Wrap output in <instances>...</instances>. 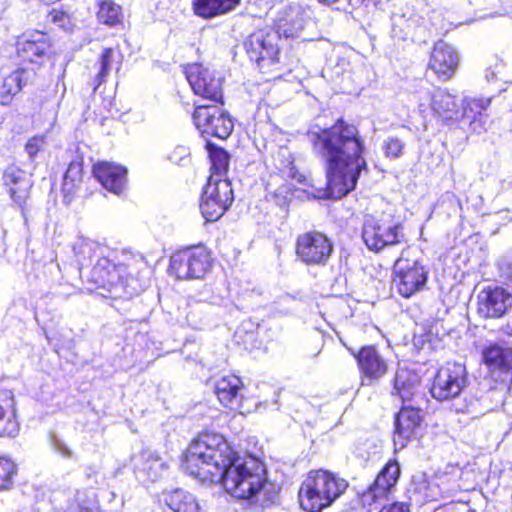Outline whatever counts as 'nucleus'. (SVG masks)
Segmentation results:
<instances>
[{
  "mask_svg": "<svg viewBox=\"0 0 512 512\" xmlns=\"http://www.w3.org/2000/svg\"><path fill=\"white\" fill-rule=\"evenodd\" d=\"M183 470L203 483H219L235 498L270 500L273 485L264 465L255 458L240 457L218 433L204 432L188 446Z\"/></svg>",
  "mask_w": 512,
  "mask_h": 512,
  "instance_id": "nucleus-1",
  "label": "nucleus"
},
{
  "mask_svg": "<svg viewBox=\"0 0 512 512\" xmlns=\"http://www.w3.org/2000/svg\"><path fill=\"white\" fill-rule=\"evenodd\" d=\"M307 138L314 155L324 163L327 194L341 198L354 190L361 171L367 169L365 142L358 128L338 119L329 128L310 129Z\"/></svg>",
  "mask_w": 512,
  "mask_h": 512,
  "instance_id": "nucleus-2",
  "label": "nucleus"
},
{
  "mask_svg": "<svg viewBox=\"0 0 512 512\" xmlns=\"http://www.w3.org/2000/svg\"><path fill=\"white\" fill-rule=\"evenodd\" d=\"M73 251L82 265L97 258L89 275V281L95 288L108 291L114 298H129L144 289V278L149 268L142 256L125 251L116 254L85 237L75 241Z\"/></svg>",
  "mask_w": 512,
  "mask_h": 512,
  "instance_id": "nucleus-3",
  "label": "nucleus"
},
{
  "mask_svg": "<svg viewBox=\"0 0 512 512\" xmlns=\"http://www.w3.org/2000/svg\"><path fill=\"white\" fill-rule=\"evenodd\" d=\"M348 482L328 470H312L303 480L298 498L307 512H321L331 506L347 489Z\"/></svg>",
  "mask_w": 512,
  "mask_h": 512,
  "instance_id": "nucleus-4",
  "label": "nucleus"
},
{
  "mask_svg": "<svg viewBox=\"0 0 512 512\" xmlns=\"http://www.w3.org/2000/svg\"><path fill=\"white\" fill-rule=\"evenodd\" d=\"M362 239L370 251L380 252L386 247L404 242V228L390 216H368L363 222Z\"/></svg>",
  "mask_w": 512,
  "mask_h": 512,
  "instance_id": "nucleus-5",
  "label": "nucleus"
},
{
  "mask_svg": "<svg viewBox=\"0 0 512 512\" xmlns=\"http://www.w3.org/2000/svg\"><path fill=\"white\" fill-rule=\"evenodd\" d=\"M413 97L418 105L419 114L426 119L429 115L437 116L443 121L460 118V109L456 97L447 90L420 86Z\"/></svg>",
  "mask_w": 512,
  "mask_h": 512,
  "instance_id": "nucleus-6",
  "label": "nucleus"
},
{
  "mask_svg": "<svg viewBox=\"0 0 512 512\" xmlns=\"http://www.w3.org/2000/svg\"><path fill=\"white\" fill-rule=\"evenodd\" d=\"M211 267V257L203 247H193L172 254L168 273L178 280L200 279Z\"/></svg>",
  "mask_w": 512,
  "mask_h": 512,
  "instance_id": "nucleus-7",
  "label": "nucleus"
},
{
  "mask_svg": "<svg viewBox=\"0 0 512 512\" xmlns=\"http://www.w3.org/2000/svg\"><path fill=\"white\" fill-rule=\"evenodd\" d=\"M234 200L231 183L228 179L210 176L204 187L200 210L206 221L218 220Z\"/></svg>",
  "mask_w": 512,
  "mask_h": 512,
  "instance_id": "nucleus-8",
  "label": "nucleus"
},
{
  "mask_svg": "<svg viewBox=\"0 0 512 512\" xmlns=\"http://www.w3.org/2000/svg\"><path fill=\"white\" fill-rule=\"evenodd\" d=\"M333 250L332 241L324 233L318 231L300 234L295 243L297 258L309 266H325Z\"/></svg>",
  "mask_w": 512,
  "mask_h": 512,
  "instance_id": "nucleus-9",
  "label": "nucleus"
},
{
  "mask_svg": "<svg viewBox=\"0 0 512 512\" xmlns=\"http://www.w3.org/2000/svg\"><path fill=\"white\" fill-rule=\"evenodd\" d=\"M184 73L196 96L215 103L222 102V78L215 71L194 63L187 65Z\"/></svg>",
  "mask_w": 512,
  "mask_h": 512,
  "instance_id": "nucleus-10",
  "label": "nucleus"
},
{
  "mask_svg": "<svg viewBox=\"0 0 512 512\" xmlns=\"http://www.w3.org/2000/svg\"><path fill=\"white\" fill-rule=\"evenodd\" d=\"M192 118L202 134L226 139L233 131L230 115L217 105H196Z\"/></svg>",
  "mask_w": 512,
  "mask_h": 512,
  "instance_id": "nucleus-11",
  "label": "nucleus"
},
{
  "mask_svg": "<svg viewBox=\"0 0 512 512\" xmlns=\"http://www.w3.org/2000/svg\"><path fill=\"white\" fill-rule=\"evenodd\" d=\"M243 383L235 375H227L215 383V394L219 402L226 408L248 414L259 409L260 403L254 399L244 398Z\"/></svg>",
  "mask_w": 512,
  "mask_h": 512,
  "instance_id": "nucleus-12",
  "label": "nucleus"
},
{
  "mask_svg": "<svg viewBox=\"0 0 512 512\" xmlns=\"http://www.w3.org/2000/svg\"><path fill=\"white\" fill-rule=\"evenodd\" d=\"M428 279V271L418 261L400 257L394 264V283L398 293L409 298L422 290Z\"/></svg>",
  "mask_w": 512,
  "mask_h": 512,
  "instance_id": "nucleus-13",
  "label": "nucleus"
},
{
  "mask_svg": "<svg viewBox=\"0 0 512 512\" xmlns=\"http://www.w3.org/2000/svg\"><path fill=\"white\" fill-rule=\"evenodd\" d=\"M278 35L272 30H259L251 34L245 43L249 58L255 61L260 69L278 62Z\"/></svg>",
  "mask_w": 512,
  "mask_h": 512,
  "instance_id": "nucleus-14",
  "label": "nucleus"
},
{
  "mask_svg": "<svg viewBox=\"0 0 512 512\" xmlns=\"http://www.w3.org/2000/svg\"><path fill=\"white\" fill-rule=\"evenodd\" d=\"M465 384V367L458 363H448L438 370L431 387V394L439 401L449 400L458 396Z\"/></svg>",
  "mask_w": 512,
  "mask_h": 512,
  "instance_id": "nucleus-15",
  "label": "nucleus"
},
{
  "mask_svg": "<svg viewBox=\"0 0 512 512\" xmlns=\"http://www.w3.org/2000/svg\"><path fill=\"white\" fill-rule=\"evenodd\" d=\"M17 52L24 61L41 66L51 57V40L42 31L26 33L17 42Z\"/></svg>",
  "mask_w": 512,
  "mask_h": 512,
  "instance_id": "nucleus-16",
  "label": "nucleus"
},
{
  "mask_svg": "<svg viewBox=\"0 0 512 512\" xmlns=\"http://www.w3.org/2000/svg\"><path fill=\"white\" fill-rule=\"evenodd\" d=\"M361 384H377L388 371V363L374 346L362 347L356 354Z\"/></svg>",
  "mask_w": 512,
  "mask_h": 512,
  "instance_id": "nucleus-17",
  "label": "nucleus"
},
{
  "mask_svg": "<svg viewBox=\"0 0 512 512\" xmlns=\"http://www.w3.org/2000/svg\"><path fill=\"white\" fill-rule=\"evenodd\" d=\"M400 476V467L396 461H389L377 475L374 483L361 495L364 507H371L392 492Z\"/></svg>",
  "mask_w": 512,
  "mask_h": 512,
  "instance_id": "nucleus-18",
  "label": "nucleus"
},
{
  "mask_svg": "<svg viewBox=\"0 0 512 512\" xmlns=\"http://www.w3.org/2000/svg\"><path fill=\"white\" fill-rule=\"evenodd\" d=\"M459 62L457 50L444 41H438L432 49L428 66L438 79L447 81L455 75Z\"/></svg>",
  "mask_w": 512,
  "mask_h": 512,
  "instance_id": "nucleus-19",
  "label": "nucleus"
},
{
  "mask_svg": "<svg viewBox=\"0 0 512 512\" xmlns=\"http://www.w3.org/2000/svg\"><path fill=\"white\" fill-rule=\"evenodd\" d=\"M511 305V294L502 287H487L478 295V313L485 318H499Z\"/></svg>",
  "mask_w": 512,
  "mask_h": 512,
  "instance_id": "nucleus-20",
  "label": "nucleus"
},
{
  "mask_svg": "<svg viewBox=\"0 0 512 512\" xmlns=\"http://www.w3.org/2000/svg\"><path fill=\"white\" fill-rule=\"evenodd\" d=\"M93 174L108 191L121 195L127 186V169L124 166L103 161L93 166Z\"/></svg>",
  "mask_w": 512,
  "mask_h": 512,
  "instance_id": "nucleus-21",
  "label": "nucleus"
},
{
  "mask_svg": "<svg viewBox=\"0 0 512 512\" xmlns=\"http://www.w3.org/2000/svg\"><path fill=\"white\" fill-rule=\"evenodd\" d=\"M420 422V410L403 404L395 419L394 444L397 448L403 449L406 446Z\"/></svg>",
  "mask_w": 512,
  "mask_h": 512,
  "instance_id": "nucleus-22",
  "label": "nucleus"
},
{
  "mask_svg": "<svg viewBox=\"0 0 512 512\" xmlns=\"http://www.w3.org/2000/svg\"><path fill=\"white\" fill-rule=\"evenodd\" d=\"M4 185L8 188L13 202L23 208L29 198L32 181L27 173L16 166H9L3 174Z\"/></svg>",
  "mask_w": 512,
  "mask_h": 512,
  "instance_id": "nucleus-23",
  "label": "nucleus"
},
{
  "mask_svg": "<svg viewBox=\"0 0 512 512\" xmlns=\"http://www.w3.org/2000/svg\"><path fill=\"white\" fill-rule=\"evenodd\" d=\"M20 425L16 414V401L12 391L0 390V437H15Z\"/></svg>",
  "mask_w": 512,
  "mask_h": 512,
  "instance_id": "nucleus-24",
  "label": "nucleus"
},
{
  "mask_svg": "<svg viewBox=\"0 0 512 512\" xmlns=\"http://www.w3.org/2000/svg\"><path fill=\"white\" fill-rule=\"evenodd\" d=\"M134 467L138 477H146L151 481L160 479L168 470L167 462L150 450L141 451L135 459Z\"/></svg>",
  "mask_w": 512,
  "mask_h": 512,
  "instance_id": "nucleus-25",
  "label": "nucleus"
},
{
  "mask_svg": "<svg viewBox=\"0 0 512 512\" xmlns=\"http://www.w3.org/2000/svg\"><path fill=\"white\" fill-rule=\"evenodd\" d=\"M419 384L420 378L416 373L399 367L394 378L393 394L398 395L406 404L418 396Z\"/></svg>",
  "mask_w": 512,
  "mask_h": 512,
  "instance_id": "nucleus-26",
  "label": "nucleus"
},
{
  "mask_svg": "<svg viewBox=\"0 0 512 512\" xmlns=\"http://www.w3.org/2000/svg\"><path fill=\"white\" fill-rule=\"evenodd\" d=\"M28 72L26 69L18 68L6 75L0 83V105H9L13 98L27 84Z\"/></svg>",
  "mask_w": 512,
  "mask_h": 512,
  "instance_id": "nucleus-27",
  "label": "nucleus"
},
{
  "mask_svg": "<svg viewBox=\"0 0 512 512\" xmlns=\"http://www.w3.org/2000/svg\"><path fill=\"white\" fill-rule=\"evenodd\" d=\"M164 502L172 512H206L196 497L183 489L164 494Z\"/></svg>",
  "mask_w": 512,
  "mask_h": 512,
  "instance_id": "nucleus-28",
  "label": "nucleus"
},
{
  "mask_svg": "<svg viewBox=\"0 0 512 512\" xmlns=\"http://www.w3.org/2000/svg\"><path fill=\"white\" fill-rule=\"evenodd\" d=\"M241 0H193L194 13L209 19L233 11Z\"/></svg>",
  "mask_w": 512,
  "mask_h": 512,
  "instance_id": "nucleus-29",
  "label": "nucleus"
},
{
  "mask_svg": "<svg viewBox=\"0 0 512 512\" xmlns=\"http://www.w3.org/2000/svg\"><path fill=\"white\" fill-rule=\"evenodd\" d=\"M305 18L303 12L299 8H291L284 17L279 18L276 22V31L278 38L300 37L305 26Z\"/></svg>",
  "mask_w": 512,
  "mask_h": 512,
  "instance_id": "nucleus-30",
  "label": "nucleus"
},
{
  "mask_svg": "<svg viewBox=\"0 0 512 512\" xmlns=\"http://www.w3.org/2000/svg\"><path fill=\"white\" fill-rule=\"evenodd\" d=\"M483 360L490 370H507L512 363V349L499 344H491L484 349Z\"/></svg>",
  "mask_w": 512,
  "mask_h": 512,
  "instance_id": "nucleus-31",
  "label": "nucleus"
},
{
  "mask_svg": "<svg viewBox=\"0 0 512 512\" xmlns=\"http://www.w3.org/2000/svg\"><path fill=\"white\" fill-rule=\"evenodd\" d=\"M391 20L393 36L402 40L408 38L419 24V17L412 12L394 13Z\"/></svg>",
  "mask_w": 512,
  "mask_h": 512,
  "instance_id": "nucleus-32",
  "label": "nucleus"
},
{
  "mask_svg": "<svg viewBox=\"0 0 512 512\" xmlns=\"http://www.w3.org/2000/svg\"><path fill=\"white\" fill-rule=\"evenodd\" d=\"M492 102V97H464L462 101L461 117L472 119L473 122L481 120L484 112Z\"/></svg>",
  "mask_w": 512,
  "mask_h": 512,
  "instance_id": "nucleus-33",
  "label": "nucleus"
},
{
  "mask_svg": "<svg viewBox=\"0 0 512 512\" xmlns=\"http://www.w3.org/2000/svg\"><path fill=\"white\" fill-rule=\"evenodd\" d=\"M83 176V164L81 160L71 161L63 179L62 190L65 197L73 195L80 185Z\"/></svg>",
  "mask_w": 512,
  "mask_h": 512,
  "instance_id": "nucleus-34",
  "label": "nucleus"
},
{
  "mask_svg": "<svg viewBox=\"0 0 512 512\" xmlns=\"http://www.w3.org/2000/svg\"><path fill=\"white\" fill-rule=\"evenodd\" d=\"M100 70L95 77V81L97 82V86L95 89L105 82L106 77L111 72V70L120 65V55L112 48H105L99 58Z\"/></svg>",
  "mask_w": 512,
  "mask_h": 512,
  "instance_id": "nucleus-35",
  "label": "nucleus"
},
{
  "mask_svg": "<svg viewBox=\"0 0 512 512\" xmlns=\"http://www.w3.org/2000/svg\"><path fill=\"white\" fill-rule=\"evenodd\" d=\"M18 474L16 462L5 455H0V492L10 490Z\"/></svg>",
  "mask_w": 512,
  "mask_h": 512,
  "instance_id": "nucleus-36",
  "label": "nucleus"
},
{
  "mask_svg": "<svg viewBox=\"0 0 512 512\" xmlns=\"http://www.w3.org/2000/svg\"><path fill=\"white\" fill-rule=\"evenodd\" d=\"M97 17L101 23L108 26H115L122 21V9L111 0H102L99 3Z\"/></svg>",
  "mask_w": 512,
  "mask_h": 512,
  "instance_id": "nucleus-37",
  "label": "nucleus"
},
{
  "mask_svg": "<svg viewBox=\"0 0 512 512\" xmlns=\"http://www.w3.org/2000/svg\"><path fill=\"white\" fill-rule=\"evenodd\" d=\"M209 157L211 161V176L223 178L229 166L228 153L222 148L209 145Z\"/></svg>",
  "mask_w": 512,
  "mask_h": 512,
  "instance_id": "nucleus-38",
  "label": "nucleus"
},
{
  "mask_svg": "<svg viewBox=\"0 0 512 512\" xmlns=\"http://www.w3.org/2000/svg\"><path fill=\"white\" fill-rule=\"evenodd\" d=\"M404 147L405 143L401 139L394 136L386 138L382 145L385 156L392 159L401 157Z\"/></svg>",
  "mask_w": 512,
  "mask_h": 512,
  "instance_id": "nucleus-39",
  "label": "nucleus"
},
{
  "mask_svg": "<svg viewBox=\"0 0 512 512\" xmlns=\"http://www.w3.org/2000/svg\"><path fill=\"white\" fill-rule=\"evenodd\" d=\"M49 443H50L52 450L55 453L59 454L62 458H64V459L73 458V455H74L73 450L69 447V445L64 440H62L55 434L50 435Z\"/></svg>",
  "mask_w": 512,
  "mask_h": 512,
  "instance_id": "nucleus-40",
  "label": "nucleus"
},
{
  "mask_svg": "<svg viewBox=\"0 0 512 512\" xmlns=\"http://www.w3.org/2000/svg\"><path fill=\"white\" fill-rule=\"evenodd\" d=\"M190 150L187 146L177 145L169 154L168 159L177 165L184 166L190 161Z\"/></svg>",
  "mask_w": 512,
  "mask_h": 512,
  "instance_id": "nucleus-41",
  "label": "nucleus"
},
{
  "mask_svg": "<svg viewBox=\"0 0 512 512\" xmlns=\"http://www.w3.org/2000/svg\"><path fill=\"white\" fill-rule=\"evenodd\" d=\"M497 266L501 276L512 281V250L498 260Z\"/></svg>",
  "mask_w": 512,
  "mask_h": 512,
  "instance_id": "nucleus-42",
  "label": "nucleus"
},
{
  "mask_svg": "<svg viewBox=\"0 0 512 512\" xmlns=\"http://www.w3.org/2000/svg\"><path fill=\"white\" fill-rule=\"evenodd\" d=\"M49 19L52 23L65 30H68L71 27V19L69 15L63 11L53 9L49 13Z\"/></svg>",
  "mask_w": 512,
  "mask_h": 512,
  "instance_id": "nucleus-43",
  "label": "nucleus"
},
{
  "mask_svg": "<svg viewBox=\"0 0 512 512\" xmlns=\"http://www.w3.org/2000/svg\"><path fill=\"white\" fill-rule=\"evenodd\" d=\"M45 144V137L42 135H37L30 138L26 145L25 151L29 155L30 158H34L36 154L43 148Z\"/></svg>",
  "mask_w": 512,
  "mask_h": 512,
  "instance_id": "nucleus-44",
  "label": "nucleus"
},
{
  "mask_svg": "<svg viewBox=\"0 0 512 512\" xmlns=\"http://www.w3.org/2000/svg\"><path fill=\"white\" fill-rule=\"evenodd\" d=\"M274 198L280 206L287 205L292 197L291 189L288 185H281L274 193Z\"/></svg>",
  "mask_w": 512,
  "mask_h": 512,
  "instance_id": "nucleus-45",
  "label": "nucleus"
},
{
  "mask_svg": "<svg viewBox=\"0 0 512 512\" xmlns=\"http://www.w3.org/2000/svg\"><path fill=\"white\" fill-rule=\"evenodd\" d=\"M504 69L503 62L496 60L494 64L490 65L485 70V78L488 82L495 81Z\"/></svg>",
  "mask_w": 512,
  "mask_h": 512,
  "instance_id": "nucleus-46",
  "label": "nucleus"
},
{
  "mask_svg": "<svg viewBox=\"0 0 512 512\" xmlns=\"http://www.w3.org/2000/svg\"><path fill=\"white\" fill-rule=\"evenodd\" d=\"M379 512H410L409 506L403 502H396L383 507Z\"/></svg>",
  "mask_w": 512,
  "mask_h": 512,
  "instance_id": "nucleus-47",
  "label": "nucleus"
},
{
  "mask_svg": "<svg viewBox=\"0 0 512 512\" xmlns=\"http://www.w3.org/2000/svg\"><path fill=\"white\" fill-rule=\"evenodd\" d=\"M476 405H477V402L467 405L466 412L471 413V414L478 413Z\"/></svg>",
  "mask_w": 512,
  "mask_h": 512,
  "instance_id": "nucleus-48",
  "label": "nucleus"
},
{
  "mask_svg": "<svg viewBox=\"0 0 512 512\" xmlns=\"http://www.w3.org/2000/svg\"><path fill=\"white\" fill-rule=\"evenodd\" d=\"M78 512H99L97 508L79 507Z\"/></svg>",
  "mask_w": 512,
  "mask_h": 512,
  "instance_id": "nucleus-49",
  "label": "nucleus"
}]
</instances>
